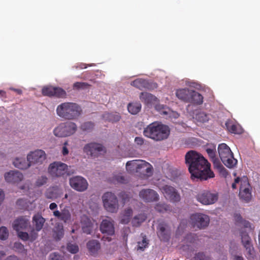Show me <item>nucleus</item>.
<instances>
[{
	"instance_id": "nucleus-1",
	"label": "nucleus",
	"mask_w": 260,
	"mask_h": 260,
	"mask_svg": "<svg viewBox=\"0 0 260 260\" xmlns=\"http://www.w3.org/2000/svg\"><path fill=\"white\" fill-rule=\"evenodd\" d=\"M185 162L192 177L201 180H207L214 177V174L210 169V164L196 151H188L185 155Z\"/></svg>"
},
{
	"instance_id": "nucleus-2",
	"label": "nucleus",
	"mask_w": 260,
	"mask_h": 260,
	"mask_svg": "<svg viewBox=\"0 0 260 260\" xmlns=\"http://www.w3.org/2000/svg\"><path fill=\"white\" fill-rule=\"evenodd\" d=\"M170 134V129L168 125L156 122L150 123L143 130L144 136L155 141H161L167 139Z\"/></svg>"
},
{
	"instance_id": "nucleus-3",
	"label": "nucleus",
	"mask_w": 260,
	"mask_h": 260,
	"mask_svg": "<svg viewBox=\"0 0 260 260\" xmlns=\"http://www.w3.org/2000/svg\"><path fill=\"white\" fill-rule=\"evenodd\" d=\"M82 112L81 107L79 105L72 102L61 103L56 108L57 115L67 120L77 119L81 115Z\"/></svg>"
},
{
	"instance_id": "nucleus-4",
	"label": "nucleus",
	"mask_w": 260,
	"mask_h": 260,
	"mask_svg": "<svg viewBox=\"0 0 260 260\" xmlns=\"http://www.w3.org/2000/svg\"><path fill=\"white\" fill-rule=\"evenodd\" d=\"M71 166L61 161H54L50 164L48 168V172L53 178L64 177L70 176L74 173V171L69 170Z\"/></svg>"
},
{
	"instance_id": "nucleus-5",
	"label": "nucleus",
	"mask_w": 260,
	"mask_h": 260,
	"mask_svg": "<svg viewBox=\"0 0 260 260\" xmlns=\"http://www.w3.org/2000/svg\"><path fill=\"white\" fill-rule=\"evenodd\" d=\"M218 152L221 161L227 167L232 168L237 164V159L234 157L230 148L226 144H219Z\"/></svg>"
},
{
	"instance_id": "nucleus-6",
	"label": "nucleus",
	"mask_w": 260,
	"mask_h": 260,
	"mask_svg": "<svg viewBox=\"0 0 260 260\" xmlns=\"http://www.w3.org/2000/svg\"><path fill=\"white\" fill-rule=\"evenodd\" d=\"M77 129L75 123L68 121L60 123L53 131L55 136L58 137H66L74 134Z\"/></svg>"
},
{
	"instance_id": "nucleus-7",
	"label": "nucleus",
	"mask_w": 260,
	"mask_h": 260,
	"mask_svg": "<svg viewBox=\"0 0 260 260\" xmlns=\"http://www.w3.org/2000/svg\"><path fill=\"white\" fill-rule=\"evenodd\" d=\"M105 208L108 211L114 213L118 208V201L116 196L111 192L105 193L102 197Z\"/></svg>"
},
{
	"instance_id": "nucleus-8",
	"label": "nucleus",
	"mask_w": 260,
	"mask_h": 260,
	"mask_svg": "<svg viewBox=\"0 0 260 260\" xmlns=\"http://www.w3.org/2000/svg\"><path fill=\"white\" fill-rule=\"evenodd\" d=\"M218 193L205 190L199 193L196 196L198 201L203 205H209L216 203L218 199Z\"/></svg>"
},
{
	"instance_id": "nucleus-9",
	"label": "nucleus",
	"mask_w": 260,
	"mask_h": 260,
	"mask_svg": "<svg viewBox=\"0 0 260 260\" xmlns=\"http://www.w3.org/2000/svg\"><path fill=\"white\" fill-rule=\"evenodd\" d=\"M190 219L192 226L200 229L207 227L210 221L209 216L202 213L193 214L190 216Z\"/></svg>"
},
{
	"instance_id": "nucleus-10",
	"label": "nucleus",
	"mask_w": 260,
	"mask_h": 260,
	"mask_svg": "<svg viewBox=\"0 0 260 260\" xmlns=\"http://www.w3.org/2000/svg\"><path fill=\"white\" fill-rule=\"evenodd\" d=\"M83 151L87 155L93 157H98L99 155L105 152L104 147L101 144L90 143L85 145Z\"/></svg>"
},
{
	"instance_id": "nucleus-11",
	"label": "nucleus",
	"mask_w": 260,
	"mask_h": 260,
	"mask_svg": "<svg viewBox=\"0 0 260 260\" xmlns=\"http://www.w3.org/2000/svg\"><path fill=\"white\" fill-rule=\"evenodd\" d=\"M42 94L44 96L49 97L54 96L57 98H66L67 96L66 91L62 88L52 86H46L43 87L42 89Z\"/></svg>"
},
{
	"instance_id": "nucleus-12",
	"label": "nucleus",
	"mask_w": 260,
	"mask_h": 260,
	"mask_svg": "<svg viewBox=\"0 0 260 260\" xmlns=\"http://www.w3.org/2000/svg\"><path fill=\"white\" fill-rule=\"evenodd\" d=\"M69 183L73 189L80 192L86 190L88 186L87 180L80 176H76L71 178L69 180Z\"/></svg>"
},
{
	"instance_id": "nucleus-13",
	"label": "nucleus",
	"mask_w": 260,
	"mask_h": 260,
	"mask_svg": "<svg viewBox=\"0 0 260 260\" xmlns=\"http://www.w3.org/2000/svg\"><path fill=\"white\" fill-rule=\"evenodd\" d=\"M161 191L165 198L171 202L176 203L180 201L181 197L179 193L172 186L164 185L162 187Z\"/></svg>"
},
{
	"instance_id": "nucleus-14",
	"label": "nucleus",
	"mask_w": 260,
	"mask_h": 260,
	"mask_svg": "<svg viewBox=\"0 0 260 260\" xmlns=\"http://www.w3.org/2000/svg\"><path fill=\"white\" fill-rule=\"evenodd\" d=\"M45 152L42 150H36L29 153L27 156V161L31 164H42L46 159Z\"/></svg>"
},
{
	"instance_id": "nucleus-15",
	"label": "nucleus",
	"mask_w": 260,
	"mask_h": 260,
	"mask_svg": "<svg viewBox=\"0 0 260 260\" xmlns=\"http://www.w3.org/2000/svg\"><path fill=\"white\" fill-rule=\"evenodd\" d=\"M100 230L102 234L108 236L115 234L114 221L111 218L103 219L100 226Z\"/></svg>"
},
{
	"instance_id": "nucleus-16",
	"label": "nucleus",
	"mask_w": 260,
	"mask_h": 260,
	"mask_svg": "<svg viewBox=\"0 0 260 260\" xmlns=\"http://www.w3.org/2000/svg\"><path fill=\"white\" fill-rule=\"evenodd\" d=\"M139 197L145 202H153L159 200L158 193L151 189H144L139 192Z\"/></svg>"
},
{
	"instance_id": "nucleus-17",
	"label": "nucleus",
	"mask_w": 260,
	"mask_h": 260,
	"mask_svg": "<svg viewBox=\"0 0 260 260\" xmlns=\"http://www.w3.org/2000/svg\"><path fill=\"white\" fill-rule=\"evenodd\" d=\"M131 85L141 90L156 88L155 83H150L148 80L142 78H138L134 80L131 83Z\"/></svg>"
},
{
	"instance_id": "nucleus-18",
	"label": "nucleus",
	"mask_w": 260,
	"mask_h": 260,
	"mask_svg": "<svg viewBox=\"0 0 260 260\" xmlns=\"http://www.w3.org/2000/svg\"><path fill=\"white\" fill-rule=\"evenodd\" d=\"M196 240V237L194 234H187L182 240V243L179 246V249L183 251L186 252H191L193 251L191 244H193Z\"/></svg>"
},
{
	"instance_id": "nucleus-19",
	"label": "nucleus",
	"mask_w": 260,
	"mask_h": 260,
	"mask_svg": "<svg viewBox=\"0 0 260 260\" xmlns=\"http://www.w3.org/2000/svg\"><path fill=\"white\" fill-rule=\"evenodd\" d=\"M167 228V224L164 221L159 223L157 227V235L159 239L164 242L168 241L171 236L170 231Z\"/></svg>"
},
{
	"instance_id": "nucleus-20",
	"label": "nucleus",
	"mask_w": 260,
	"mask_h": 260,
	"mask_svg": "<svg viewBox=\"0 0 260 260\" xmlns=\"http://www.w3.org/2000/svg\"><path fill=\"white\" fill-rule=\"evenodd\" d=\"M241 241L243 245L246 249L247 254L251 256L254 254V250L253 247L251 244V239L248 236L247 233L242 232L241 233Z\"/></svg>"
},
{
	"instance_id": "nucleus-21",
	"label": "nucleus",
	"mask_w": 260,
	"mask_h": 260,
	"mask_svg": "<svg viewBox=\"0 0 260 260\" xmlns=\"http://www.w3.org/2000/svg\"><path fill=\"white\" fill-rule=\"evenodd\" d=\"M4 177L6 182L11 183H16L22 180L23 175L18 171H10L5 174Z\"/></svg>"
},
{
	"instance_id": "nucleus-22",
	"label": "nucleus",
	"mask_w": 260,
	"mask_h": 260,
	"mask_svg": "<svg viewBox=\"0 0 260 260\" xmlns=\"http://www.w3.org/2000/svg\"><path fill=\"white\" fill-rule=\"evenodd\" d=\"M86 248L89 254L92 256H96L101 248L100 242L94 239L89 240L86 243Z\"/></svg>"
},
{
	"instance_id": "nucleus-23",
	"label": "nucleus",
	"mask_w": 260,
	"mask_h": 260,
	"mask_svg": "<svg viewBox=\"0 0 260 260\" xmlns=\"http://www.w3.org/2000/svg\"><path fill=\"white\" fill-rule=\"evenodd\" d=\"M227 130L231 133L241 134L243 132L242 127L238 123L231 119H228L225 123Z\"/></svg>"
},
{
	"instance_id": "nucleus-24",
	"label": "nucleus",
	"mask_w": 260,
	"mask_h": 260,
	"mask_svg": "<svg viewBox=\"0 0 260 260\" xmlns=\"http://www.w3.org/2000/svg\"><path fill=\"white\" fill-rule=\"evenodd\" d=\"M27 219L24 217H20L16 219L13 224L14 230L19 232L20 230L25 229L29 225Z\"/></svg>"
},
{
	"instance_id": "nucleus-25",
	"label": "nucleus",
	"mask_w": 260,
	"mask_h": 260,
	"mask_svg": "<svg viewBox=\"0 0 260 260\" xmlns=\"http://www.w3.org/2000/svg\"><path fill=\"white\" fill-rule=\"evenodd\" d=\"M81 223L83 233L89 235L92 231L93 223L91 220L87 216H83L81 218Z\"/></svg>"
},
{
	"instance_id": "nucleus-26",
	"label": "nucleus",
	"mask_w": 260,
	"mask_h": 260,
	"mask_svg": "<svg viewBox=\"0 0 260 260\" xmlns=\"http://www.w3.org/2000/svg\"><path fill=\"white\" fill-rule=\"evenodd\" d=\"M45 219L40 213L36 214L32 217V224L37 231H40L43 228Z\"/></svg>"
},
{
	"instance_id": "nucleus-27",
	"label": "nucleus",
	"mask_w": 260,
	"mask_h": 260,
	"mask_svg": "<svg viewBox=\"0 0 260 260\" xmlns=\"http://www.w3.org/2000/svg\"><path fill=\"white\" fill-rule=\"evenodd\" d=\"M191 92V90L186 88L178 89L176 91V95L179 99L188 102L189 101Z\"/></svg>"
},
{
	"instance_id": "nucleus-28",
	"label": "nucleus",
	"mask_w": 260,
	"mask_h": 260,
	"mask_svg": "<svg viewBox=\"0 0 260 260\" xmlns=\"http://www.w3.org/2000/svg\"><path fill=\"white\" fill-rule=\"evenodd\" d=\"M13 164L14 166L19 169H27L30 165L27 159L23 157H16L14 159Z\"/></svg>"
},
{
	"instance_id": "nucleus-29",
	"label": "nucleus",
	"mask_w": 260,
	"mask_h": 260,
	"mask_svg": "<svg viewBox=\"0 0 260 260\" xmlns=\"http://www.w3.org/2000/svg\"><path fill=\"white\" fill-rule=\"evenodd\" d=\"M188 102L196 105H201L203 102V97L197 91L191 90L189 101Z\"/></svg>"
},
{
	"instance_id": "nucleus-30",
	"label": "nucleus",
	"mask_w": 260,
	"mask_h": 260,
	"mask_svg": "<svg viewBox=\"0 0 260 260\" xmlns=\"http://www.w3.org/2000/svg\"><path fill=\"white\" fill-rule=\"evenodd\" d=\"M141 102L146 105H150L157 100V98L151 93L148 92H141L140 95Z\"/></svg>"
},
{
	"instance_id": "nucleus-31",
	"label": "nucleus",
	"mask_w": 260,
	"mask_h": 260,
	"mask_svg": "<svg viewBox=\"0 0 260 260\" xmlns=\"http://www.w3.org/2000/svg\"><path fill=\"white\" fill-rule=\"evenodd\" d=\"M211 115L203 111H199L196 113L194 117L197 122L200 123H204L209 121L211 118Z\"/></svg>"
},
{
	"instance_id": "nucleus-32",
	"label": "nucleus",
	"mask_w": 260,
	"mask_h": 260,
	"mask_svg": "<svg viewBox=\"0 0 260 260\" xmlns=\"http://www.w3.org/2000/svg\"><path fill=\"white\" fill-rule=\"evenodd\" d=\"M239 197L240 198L246 202H248L251 199V192L248 187H244L243 185L241 184L239 191Z\"/></svg>"
},
{
	"instance_id": "nucleus-33",
	"label": "nucleus",
	"mask_w": 260,
	"mask_h": 260,
	"mask_svg": "<svg viewBox=\"0 0 260 260\" xmlns=\"http://www.w3.org/2000/svg\"><path fill=\"white\" fill-rule=\"evenodd\" d=\"M128 165H132L133 166H137L136 168V172H141L142 168L146 167V166H148V162L143 160H133L128 161Z\"/></svg>"
},
{
	"instance_id": "nucleus-34",
	"label": "nucleus",
	"mask_w": 260,
	"mask_h": 260,
	"mask_svg": "<svg viewBox=\"0 0 260 260\" xmlns=\"http://www.w3.org/2000/svg\"><path fill=\"white\" fill-rule=\"evenodd\" d=\"M64 230L62 225L58 224L55 227L53 236L56 241H59L63 237Z\"/></svg>"
},
{
	"instance_id": "nucleus-35",
	"label": "nucleus",
	"mask_w": 260,
	"mask_h": 260,
	"mask_svg": "<svg viewBox=\"0 0 260 260\" xmlns=\"http://www.w3.org/2000/svg\"><path fill=\"white\" fill-rule=\"evenodd\" d=\"M147 218V216L145 213H141L135 216L132 220L133 226H139Z\"/></svg>"
},
{
	"instance_id": "nucleus-36",
	"label": "nucleus",
	"mask_w": 260,
	"mask_h": 260,
	"mask_svg": "<svg viewBox=\"0 0 260 260\" xmlns=\"http://www.w3.org/2000/svg\"><path fill=\"white\" fill-rule=\"evenodd\" d=\"M141 109V105L140 103H129L127 106V110L132 114H137Z\"/></svg>"
},
{
	"instance_id": "nucleus-37",
	"label": "nucleus",
	"mask_w": 260,
	"mask_h": 260,
	"mask_svg": "<svg viewBox=\"0 0 260 260\" xmlns=\"http://www.w3.org/2000/svg\"><path fill=\"white\" fill-rule=\"evenodd\" d=\"M133 214V210L131 208H127L124 211L121 217L120 222L123 224L128 223Z\"/></svg>"
},
{
	"instance_id": "nucleus-38",
	"label": "nucleus",
	"mask_w": 260,
	"mask_h": 260,
	"mask_svg": "<svg viewBox=\"0 0 260 260\" xmlns=\"http://www.w3.org/2000/svg\"><path fill=\"white\" fill-rule=\"evenodd\" d=\"M111 181L113 183H121V184H126L128 182L127 178L121 175V174H118L114 175Z\"/></svg>"
},
{
	"instance_id": "nucleus-39",
	"label": "nucleus",
	"mask_w": 260,
	"mask_h": 260,
	"mask_svg": "<svg viewBox=\"0 0 260 260\" xmlns=\"http://www.w3.org/2000/svg\"><path fill=\"white\" fill-rule=\"evenodd\" d=\"M235 220L236 222L240 224L241 226L251 229L250 223L248 221L243 219L240 215L237 214L235 216Z\"/></svg>"
},
{
	"instance_id": "nucleus-40",
	"label": "nucleus",
	"mask_w": 260,
	"mask_h": 260,
	"mask_svg": "<svg viewBox=\"0 0 260 260\" xmlns=\"http://www.w3.org/2000/svg\"><path fill=\"white\" fill-rule=\"evenodd\" d=\"M104 117L111 122H116L120 119V116L117 113H106L104 115Z\"/></svg>"
},
{
	"instance_id": "nucleus-41",
	"label": "nucleus",
	"mask_w": 260,
	"mask_h": 260,
	"mask_svg": "<svg viewBox=\"0 0 260 260\" xmlns=\"http://www.w3.org/2000/svg\"><path fill=\"white\" fill-rule=\"evenodd\" d=\"M148 240H147L146 236L143 237L142 241L138 242L137 250L144 251L148 246Z\"/></svg>"
},
{
	"instance_id": "nucleus-42",
	"label": "nucleus",
	"mask_w": 260,
	"mask_h": 260,
	"mask_svg": "<svg viewBox=\"0 0 260 260\" xmlns=\"http://www.w3.org/2000/svg\"><path fill=\"white\" fill-rule=\"evenodd\" d=\"M94 126V124L92 122H85L81 124L80 128L82 131L84 132H90L91 131Z\"/></svg>"
},
{
	"instance_id": "nucleus-43",
	"label": "nucleus",
	"mask_w": 260,
	"mask_h": 260,
	"mask_svg": "<svg viewBox=\"0 0 260 260\" xmlns=\"http://www.w3.org/2000/svg\"><path fill=\"white\" fill-rule=\"evenodd\" d=\"M67 249L69 252L76 254L79 252V248L76 243H68L67 245Z\"/></svg>"
},
{
	"instance_id": "nucleus-44",
	"label": "nucleus",
	"mask_w": 260,
	"mask_h": 260,
	"mask_svg": "<svg viewBox=\"0 0 260 260\" xmlns=\"http://www.w3.org/2000/svg\"><path fill=\"white\" fill-rule=\"evenodd\" d=\"M71 215L70 211L68 210H63L61 211V214L59 220L66 223L70 220Z\"/></svg>"
},
{
	"instance_id": "nucleus-45",
	"label": "nucleus",
	"mask_w": 260,
	"mask_h": 260,
	"mask_svg": "<svg viewBox=\"0 0 260 260\" xmlns=\"http://www.w3.org/2000/svg\"><path fill=\"white\" fill-rule=\"evenodd\" d=\"M169 208V206L165 203H158L155 206V209L159 212H166Z\"/></svg>"
},
{
	"instance_id": "nucleus-46",
	"label": "nucleus",
	"mask_w": 260,
	"mask_h": 260,
	"mask_svg": "<svg viewBox=\"0 0 260 260\" xmlns=\"http://www.w3.org/2000/svg\"><path fill=\"white\" fill-rule=\"evenodd\" d=\"M206 152L208 154L209 157L211 159V160L213 162L214 164H215L216 161L217 160V158L216 157V149L215 148H208L206 149Z\"/></svg>"
},
{
	"instance_id": "nucleus-47",
	"label": "nucleus",
	"mask_w": 260,
	"mask_h": 260,
	"mask_svg": "<svg viewBox=\"0 0 260 260\" xmlns=\"http://www.w3.org/2000/svg\"><path fill=\"white\" fill-rule=\"evenodd\" d=\"M48 178L46 176H41L36 180L35 185L37 187H41L47 183Z\"/></svg>"
},
{
	"instance_id": "nucleus-48",
	"label": "nucleus",
	"mask_w": 260,
	"mask_h": 260,
	"mask_svg": "<svg viewBox=\"0 0 260 260\" xmlns=\"http://www.w3.org/2000/svg\"><path fill=\"white\" fill-rule=\"evenodd\" d=\"M90 85L86 82H76L73 84V88L76 89H86L89 87Z\"/></svg>"
},
{
	"instance_id": "nucleus-49",
	"label": "nucleus",
	"mask_w": 260,
	"mask_h": 260,
	"mask_svg": "<svg viewBox=\"0 0 260 260\" xmlns=\"http://www.w3.org/2000/svg\"><path fill=\"white\" fill-rule=\"evenodd\" d=\"M9 236V232L5 226H2L0 228V239L2 240H6Z\"/></svg>"
},
{
	"instance_id": "nucleus-50",
	"label": "nucleus",
	"mask_w": 260,
	"mask_h": 260,
	"mask_svg": "<svg viewBox=\"0 0 260 260\" xmlns=\"http://www.w3.org/2000/svg\"><path fill=\"white\" fill-rule=\"evenodd\" d=\"M45 197L47 199H53L56 198V195L53 189H48L45 192Z\"/></svg>"
},
{
	"instance_id": "nucleus-51",
	"label": "nucleus",
	"mask_w": 260,
	"mask_h": 260,
	"mask_svg": "<svg viewBox=\"0 0 260 260\" xmlns=\"http://www.w3.org/2000/svg\"><path fill=\"white\" fill-rule=\"evenodd\" d=\"M193 260H207V257L204 252H199L195 254Z\"/></svg>"
},
{
	"instance_id": "nucleus-52",
	"label": "nucleus",
	"mask_w": 260,
	"mask_h": 260,
	"mask_svg": "<svg viewBox=\"0 0 260 260\" xmlns=\"http://www.w3.org/2000/svg\"><path fill=\"white\" fill-rule=\"evenodd\" d=\"M18 232V237L23 241H27L29 239V236L27 233L20 232V231Z\"/></svg>"
},
{
	"instance_id": "nucleus-53",
	"label": "nucleus",
	"mask_w": 260,
	"mask_h": 260,
	"mask_svg": "<svg viewBox=\"0 0 260 260\" xmlns=\"http://www.w3.org/2000/svg\"><path fill=\"white\" fill-rule=\"evenodd\" d=\"M135 142L139 146L142 145L144 143V139L142 137H136L135 138Z\"/></svg>"
},
{
	"instance_id": "nucleus-54",
	"label": "nucleus",
	"mask_w": 260,
	"mask_h": 260,
	"mask_svg": "<svg viewBox=\"0 0 260 260\" xmlns=\"http://www.w3.org/2000/svg\"><path fill=\"white\" fill-rule=\"evenodd\" d=\"M240 181H241V184L243 185H247V186H249V183H248L247 182V179H244V180H243V181H241V179L239 178V177H237L235 179V181H234V183H238L240 182Z\"/></svg>"
},
{
	"instance_id": "nucleus-55",
	"label": "nucleus",
	"mask_w": 260,
	"mask_h": 260,
	"mask_svg": "<svg viewBox=\"0 0 260 260\" xmlns=\"http://www.w3.org/2000/svg\"><path fill=\"white\" fill-rule=\"evenodd\" d=\"M128 161L127 162L126 164V169L128 172L130 173L136 171V168L137 166H133L132 165H128Z\"/></svg>"
},
{
	"instance_id": "nucleus-56",
	"label": "nucleus",
	"mask_w": 260,
	"mask_h": 260,
	"mask_svg": "<svg viewBox=\"0 0 260 260\" xmlns=\"http://www.w3.org/2000/svg\"><path fill=\"white\" fill-rule=\"evenodd\" d=\"M145 170V173H146L147 174H151L152 173V170L153 168L152 166L148 163V166H146Z\"/></svg>"
},
{
	"instance_id": "nucleus-57",
	"label": "nucleus",
	"mask_w": 260,
	"mask_h": 260,
	"mask_svg": "<svg viewBox=\"0 0 260 260\" xmlns=\"http://www.w3.org/2000/svg\"><path fill=\"white\" fill-rule=\"evenodd\" d=\"M164 108H165V107L164 105H157L155 106V109L156 110L163 113L164 114H167V112L166 111H164L162 110Z\"/></svg>"
},
{
	"instance_id": "nucleus-58",
	"label": "nucleus",
	"mask_w": 260,
	"mask_h": 260,
	"mask_svg": "<svg viewBox=\"0 0 260 260\" xmlns=\"http://www.w3.org/2000/svg\"><path fill=\"white\" fill-rule=\"evenodd\" d=\"M68 145V142H66L64 143V146L62 147V153L63 155H66L69 153V150L66 145Z\"/></svg>"
},
{
	"instance_id": "nucleus-59",
	"label": "nucleus",
	"mask_w": 260,
	"mask_h": 260,
	"mask_svg": "<svg viewBox=\"0 0 260 260\" xmlns=\"http://www.w3.org/2000/svg\"><path fill=\"white\" fill-rule=\"evenodd\" d=\"M50 260H59V255L55 253L50 254Z\"/></svg>"
},
{
	"instance_id": "nucleus-60",
	"label": "nucleus",
	"mask_w": 260,
	"mask_h": 260,
	"mask_svg": "<svg viewBox=\"0 0 260 260\" xmlns=\"http://www.w3.org/2000/svg\"><path fill=\"white\" fill-rule=\"evenodd\" d=\"M14 248L22 250L24 248V246L20 243H15L14 244Z\"/></svg>"
},
{
	"instance_id": "nucleus-61",
	"label": "nucleus",
	"mask_w": 260,
	"mask_h": 260,
	"mask_svg": "<svg viewBox=\"0 0 260 260\" xmlns=\"http://www.w3.org/2000/svg\"><path fill=\"white\" fill-rule=\"evenodd\" d=\"M5 260H20L17 256L12 255L8 256Z\"/></svg>"
},
{
	"instance_id": "nucleus-62",
	"label": "nucleus",
	"mask_w": 260,
	"mask_h": 260,
	"mask_svg": "<svg viewBox=\"0 0 260 260\" xmlns=\"http://www.w3.org/2000/svg\"><path fill=\"white\" fill-rule=\"evenodd\" d=\"M110 236H103L101 240L104 242H111L112 241L111 237H110Z\"/></svg>"
},
{
	"instance_id": "nucleus-63",
	"label": "nucleus",
	"mask_w": 260,
	"mask_h": 260,
	"mask_svg": "<svg viewBox=\"0 0 260 260\" xmlns=\"http://www.w3.org/2000/svg\"><path fill=\"white\" fill-rule=\"evenodd\" d=\"M217 167L219 169V171L221 173H226V169L220 164H219V165L217 166Z\"/></svg>"
},
{
	"instance_id": "nucleus-64",
	"label": "nucleus",
	"mask_w": 260,
	"mask_h": 260,
	"mask_svg": "<svg viewBox=\"0 0 260 260\" xmlns=\"http://www.w3.org/2000/svg\"><path fill=\"white\" fill-rule=\"evenodd\" d=\"M61 214V212H60L58 210H56L53 212V215L56 217L58 219H59L60 215Z\"/></svg>"
}]
</instances>
